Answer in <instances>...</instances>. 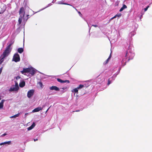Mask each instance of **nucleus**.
I'll return each mask as SVG.
<instances>
[{
    "label": "nucleus",
    "mask_w": 152,
    "mask_h": 152,
    "mask_svg": "<svg viewBox=\"0 0 152 152\" xmlns=\"http://www.w3.org/2000/svg\"><path fill=\"white\" fill-rule=\"evenodd\" d=\"M13 42H11L6 48V49L1 55L0 57V65L4 62L6 58L10 54L12 48L11 46Z\"/></svg>",
    "instance_id": "nucleus-1"
},
{
    "label": "nucleus",
    "mask_w": 152,
    "mask_h": 152,
    "mask_svg": "<svg viewBox=\"0 0 152 152\" xmlns=\"http://www.w3.org/2000/svg\"><path fill=\"white\" fill-rule=\"evenodd\" d=\"M25 13V10L24 8L23 7L21 8L19 11L20 17L18 20L19 25H20L21 23L23 20V21L25 22H26L27 20L28 19V18L25 20V19L24 17Z\"/></svg>",
    "instance_id": "nucleus-2"
},
{
    "label": "nucleus",
    "mask_w": 152,
    "mask_h": 152,
    "mask_svg": "<svg viewBox=\"0 0 152 152\" xmlns=\"http://www.w3.org/2000/svg\"><path fill=\"white\" fill-rule=\"evenodd\" d=\"M134 56V54L131 50L128 49L126 53L125 56L126 58H129V60L132 59Z\"/></svg>",
    "instance_id": "nucleus-3"
},
{
    "label": "nucleus",
    "mask_w": 152,
    "mask_h": 152,
    "mask_svg": "<svg viewBox=\"0 0 152 152\" xmlns=\"http://www.w3.org/2000/svg\"><path fill=\"white\" fill-rule=\"evenodd\" d=\"M20 60L19 55L18 53H15L13 56L12 61L16 62L19 61Z\"/></svg>",
    "instance_id": "nucleus-4"
},
{
    "label": "nucleus",
    "mask_w": 152,
    "mask_h": 152,
    "mask_svg": "<svg viewBox=\"0 0 152 152\" xmlns=\"http://www.w3.org/2000/svg\"><path fill=\"white\" fill-rule=\"evenodd\" d=\"M118 74V73H117V74H115L113 76L110 78H109L108 80V83H107V85H109L112 82V81L114 80H115V78L116 77L117 75Z\"/></svg>",
    "instance_id": "nucleus-5"
},
{
    "label": "nucleus",
    "mask_w": 152,
    "mask_h": 152,
    "mask_svg": "<svg viewBox=\"0 0 152 152\" xmlns=\"http://www.w3.org/2000/svg\"><path fill=\"white\" fill-rule=\"evenodd\" d=\"M83 86H84L83 85L80 84L77 87L72 90L71 91L73 92L78 94V90L82 88Z\"/></svg>",
    "instance_id": "nucleus-6"
},
{
    "label": "nucleus",
    "mask_w": 152,
    "mask_h": 152,
    "mask_svg": "<svg viewBox=\"0 0 152 152\" xmlns=\"http://www.w3.org/2000/svg\"><path fill=\"white\" fill-rule=\"evenodd\" d=\"M34 91L33 89H31L27 93V96L29 98H30L33 96L34 93Z\"/></svg>",
    "instance_id": "nucleus-7"
},
{
    "label": "nucleus",
    "mask_w": 152,
    "mask_h": 152,
    "mask_svg": "<svg viewBox=\"0 0 152 152\" xmlns=\"http://www.w3.org/2000/svg\"><path fill=\"white\" fill-rule=\"evenodd\" d=\"M36 71V70L33 68H29V73L31 75H33L35 73Z\"/></svg>",
    "instance_id": "nucleus-8"
},
{
    "label": "nucleus",
    "mask_w": 152,
    "mask_h": 152,
    "mask_svg": "<svg viewBox=\"0 0 152 152\" xmlns=\"http://www.w3.org/2000/svg\"><path fill=\"white\" fill-rule=\"evenodd\" d=\"M29 68H24L23 70L20 72L22 74L24 75H26V73L29 72Z\"/></svg>",
    "instance_id": "nucleus-9"
},
{
    "label": "nucleus",
    "mask_w": 152,
    "mask_h": 152,
    "mask_svg": "<svg viewBox=\"0 0 152 152\" xmlns=\"http://www.w3.org/2000/svg\"><path fill=\"white\" fill-rule=\"evenodd\" d=\"M19 89L17 88L16 87L13 86H12L10 88L9 91H17Z\"/></svg>",
    "instance_id": "nucleus-10"
},
{
    "label": "nucleus",
    "mask_w": 152,
    "mask_h": 152,
    "mask_svg": "<svg viewBox=\"0 0 152 152\" xmlns=\"http://www.w3.org/2000/svg\"><path fill=\"white\" fill-rule=\"evenodd\" d=\"M50 89L51 90H55L56 91H59V88L56 86H53L50 87Z\"/></svg>",
    "instance_id": "nucleus-11"
},
{
    "label": "nucleus",
    "mask_w": 152,
    "mask_h": 152,
    "mask_svg": "<svg viewBox=\"0 0 152 152\" xmlns=\"http://www.w3.org/2000/svg\"><path fill=\"white\" fill-rule=\"evenodd\" d=\"M57 80L59 82H60L61 83H69V81L68 80H63L60 78H57Z\"/></svg>",
    "instance_id": "nucleus-12"
},
{
    "label": "nucleus",
    "mask_w": 152,
    "mask_h": 152,
    "mask_svg": "<svg viewBox=\"0 0 152 152\" xmlns=\"http://www.w3.org/2000/svg\"><path fill=\"white\" fill-rule=\"evenodd\" d=\"M42 108L41 107H37L35 108L34 110H33L32 111V112L34 113V112H38L40 110H42Z\"/></svg>",
    "instance_id": "nucleus-13"
},
{
    "label": "nucleus",
    "mask_w": 152,
    "mask_h": 152,
    "mask_svg": "<svg viewBox=\"0 0 152 152\" xmlns=\"http://www.w3.org/2000/svg\"><path fill=\"white\" fill-rule=\"evenodd\" d=\"M5 100L4 99L2 100L0 102V109H2L4 106V103Z\"/></svg>",
    "instance_id": "nucleus-14"
},
{
    "label": "nucleus",
    "mask_w": 152,
    "mask_h": 152,
    "mask_svg": "<svg viewBox=\"0 0 152 152\" xmlns=\"http://www.w3.org/2000/svg\"><path fill=\"white\" fill-rule=\"evenodd\" d=\"M25 85V82L24 81H21L19 83V86L20 87H23Z\"/></svg>",
    "instance_id": "nucleus-15"
},
{
    "label": "nucleus",
    "mask_w": 152,
    "mask_h": 152,
    "mask_svg": "<svg viewBox=\"0 0 152 152\" xmlns=\"http://www.w3.org/2000/svg\"><path fill=\"white\" fill-rule=\"evenodd\" d=\"M11 142V141L5 142H4L1 143L0 144V145H5V144H7L9 145V144H10Z\"/></svg>",
    "instance_id": "nucleus-16"
},
{
    "label": "nucleus",
    "mask_w": 152,
    "mask_h": 152,
    "mask_svg": "<svg viewBox=\"0 0 152 152\" xmlns=\"http://www.w3.org/2000/svg\"><path fill=\"white\" fill-rule=\"evenodd\" d=\"M18 51L19 53H21L23 51V49L22 48H19L18 50Z\"/></svg>",
    "instance_id": "nucleus-17"
},
{
    "label": "nucleus",
    "mask_w": 152,
    "mask_h": 152,
    "mask_svg": "<svg viewBox=\"0 0 152 152\" xmlns=\"http://www.w3.org/2000/svg\"><path fill=\"white\" fill-rule=\"evenodd\" d=\"M20 115V113H18L14 115H13V116L10 117V118H15L17 117H18Z\"/></svg>",
    "instance_id": "nucleus-18"
},
{
    "label": "nucleus",
    "mask_w": 152,
    "mask_h": 152,
    "mask_svg": "<svg viewBox=\"0 0 152 152\" xmlns=\"http://www.w3.org/2000/svg\"><path fill=\"white\" fill-rule=\"evenodd\" d=\"M127 8V6L126 5L124 4L123 7L120 9L119 10L120 12L122 11L124 9H126Z\"/></svg>",
    "instance_id": "nucleus-19"
},
{
    "label": "nucleus",
    "mask_w": 152,
    "mask_h": 152,
    "mask_svg": "<svg viewBox=\"0 0 152 152\" xmlns=\"http://www.w3.org/2000/svg\"><path fill=\"white\" fill-rule=\"evenodd\" d=\"M6 10V6L5 5H3V10H1L0 12V14L3 13Z\"/></svg>",
    "instance_id": "nucleus-20"
},
{
    "label": "nucleus",
    "mask_w": 152,
    "mask_h": 152,
    "mask_svg": "<svg viewBox=\"0 0 152 152\" xmlns=\"http://www.w3.org/2000/svg\"><path fill=\"white\" fill-rule=\"evenodd\" d=\"M135 34V32L134 31H133L131 32L129 34V36L131 37L133 36Z\"/></svg>",
    "instance_id": "nucleus-21"
},
{
    "label": "nucleus",
    "mask_w": 152,
    "mask_h": 152,
    "mask_svg": "<svg viewBox=\"0 0 152 152\" xmlns=\"http://www.w3.org/2000/svg\"><path fill=\"white\" fill-rule=\"evenodd\" d=\"M58 4H66L67 5H69L70 6H72L71 5H70L69 4H67L66 3H63L62 2V1H58L57 2Z\"/></svg>",
    "instance_id": "nucleus-22"
},
{
    "label": "nucleus",
    "mask_w": 152,
    "mask_h": 152,
    "mask_svg": "<svg viewBox=\"0 0 152 152\" xmlns=\"http://www.w3.org/2000/svg\"><path fill=\"white\" fill-rule=\"evenodd\" d=\"M111 57V55H110L108 58L107 59L106 61L104 63L105 64H106L108 63L109 60H110Z\"/></svg>",
    "instance_id": "nucleus-23"
},
{
    "label": "nucleus",
    "mask_w": 152,
    "mask_h": 152,
    "mask_svg": "<svg viewBox=\"0 0 152 152\" xmlns=\"http://www.w3.org/2000/svg\"><path fill=\"white\" fill-rule=\"evenodd\" d=\"M125 61L124 60V59H123L121 61L122 65L123 66H124L126 64H125L126 61Z\"/></svg>",
    "instance_id": "nucleus-24"
},
{
    "label": "nucleus",
    "mask_w": 152,
    "mask_h": 152,
    "mask_svg": "<svg viewBox=\"0 0 152 152\" xmlns=\"http://www.w3.org/2000/svg\"><path fill=\"white\" fill-rule=\"evenodd\" d=\"M52 5V4L51 3H50V4H49L48 5V6H47V7H45L44 8H43V9H41V10H40L39 11H41V10H44V9H45L46 8H47V7H49V6H51Z\"/></svg>",
    "instance_id": "nucleus-25"
},
{
    "label": "nucleus",
    "mask_w": 152,
    "mask_h": 152,
    "mask_svg": "<svg viewBox=\"0 0 152 152\" xmlns=\"http://www.w3.org/2000/svg\"><path fill=\"white\" fill-rule=\"evenodd\" d=\"M14 86L16 87L17 88L19 89V87L18 86V84L16 82H15V86Z\"/></svg>",
    "instance_id": "nucleus-26"
},
{
    "label": "nucleus",
    "mask_w": 152,
    "mask_h": 152,
    "mask_svg": "<svg viewBox=\"0 0 152 152\" xmlns=\"http://www.w3.org/2000/svg\"><path fill=\"white\" fill-rule=\"evenodd\" d=\"M35 126V124L34 122L32 124L31 126L32 128V129Z\"/></svg>",
    "instance_id": "nucleus-27"
},
{
    "label": "nucleus",
    "mask_w": 152,
    "mask_h": 152,
    "mask_svg": "<svg viewBox=\"0 0 152 152\" xmlns=\"http://www.w3.org/2000/svg\"><path fill=\"white\" fill-rule=\"evenodd\" d=\"M121 13H118L117 14H116L115 15V16H116V17H119L121 16Z\"/></svg>",
    "instance_id": "nucleus-28"
},
{
    "label": "nucleus",
    "mask_w": 152,
    "mask_h": 152,
    "mask_svg": "<svg viewBox=\"0 0 152 152\" xmlns=\"http://www.w3.org/2000/svg\"><path fill=\"white\" fill-rule=\"evenodd\" d=\"M149 6H148L146 8H145L144 9V11H145V12L147 10H148V8L149 7Z\"/></svg>",
    "instance_id": "nucleus-29"
},
{
    "label": "nucleus",
    "mask_w": 152,
    "mask_h": 152,
    "mask_svg": "<svg viewBox=\"0 0 152 152\" xmlns=\"http://www.w3.org/2000/svg\"><path fill=\"white\" fill-rule=\"evenodd\" d=\"M39 84L40 86L42 88V86H43V85H42V83L41 82H39Z\"/></svg>",
    "instance_id": "nucleus-30"
},
{
    "label": "nucleus",
    "mask_w": 152,
    "mask_h": 152,
    "mask_svg": "<svg viewBox=\"0 0 152 152\" xmlns=\"http://www.w3.org/2000/svg\"><path fill=\"white\" fill-rule=\"evenodd\" d=\"M27 129L28 130H30L32 129V128L30 126V127L28 128Z\"/></svg>",
    "instance_id": "nucleus-31"
},
{
    "label": "nucleus",
    "mask_w": 152,
    "mask_h": 152,
    "mask_svg": "<svg viewBox=\"0 0 152 152\" xmlns=\"http://www.w3.org/2000/svg\"><path fill=\"white\" fill-rule=\"evenodd\" d=\"M7 134L6 133H4V134H3L1 135V137H3V136H4L6 135H7Z\"/></svg>",
    "instance_id": "nucleus-32"
},
{
    "label": "nucleus",
    "mask_w": 152,
    "mask_h": 152,
    "mask_svg": "<svg viewBox=\"0 0 152 152\" xmlns=\"http://www.w3.org/2000/svg\"><path fill=\"white\" fill-rule=\"evenodd\" d=\"M78 14H79L80 16L81 17L82 15V14H81V12H80V11H78Z\"/></svg>",
    "instance_id": "nucleus-33"
},
{
    "label": "nucleus",
    "mask_w": 152,
    "mask_h": 152,
    "mask_svg": "<svg viewBox=\"0 0 152 152\" xmlns=\"http://www.w3.org/2000/svg\"><path fill=\"white\" fill-rule=\"evenodd\" d=\"M92 26H94L95 27H96L98 26L97 25H92Z\"/></svg>",
    "instance_id": "nucleus-34"
},
{
    "label": "nucleus",
    "mask_w": 152,
    "mask_h": 152,
    "mask_svg": "<svg viewBox=\"0 0 152 152\" xmlns=\"http://www.w3.org/2000/svg\"><path fill=\"white\" fill-rule=\"evenodd\" d=\"M116 18V17L115 15L111 19H110V20H113V19H114V18Z\"/></svg>",
    "instance_id": "nucleus-35"
},
{
    "label": "nucleus",
    "mask_w": 152,
    "mask_h": 152,
    "mask_svg": "<svg viewBox=\"0 0 152 152\" xmlns=\"http://www.w3.org/2000/svg\"><path fill=\"white\" fill-rule=\"evenodd\" d=\"M28 113H26L25 114V117H26L27 116V115H28Z\"/></svg>",
    "instance_id": "nucleus-36"
},
{
    "label": "nucleus",
    "mask_w": 152,
    "mask_h": 152,
    "mask_svg": "<svg viewBox=\"0 0 152 152\" xmlns=\"http://www.w3.org/2000/svg\"><path fill=\"white\" fill-rule=\"evenodd\" d=\"M38 140V139H34V141L35 142Z\"/></svg>",
    "instance_id": "nucleus-37"
},
{
    "label": "nucleus",
    "mask_w": 152,
    "mask_h": 152,
    "mask_svg": "<svg viewBox=\"0 0 152 152\" xmlns=\"http://www.w3.org/2000/svg\"><path fill=\"white\" fill-rule=\"evenodd\" d=\"M2 70V68H1L0 69V73H1V72Z\"/></svg>",
    "instance_id": "nucleus-38"
},
{
    "label": "nucleus",
    "mask_w": 152,
    "mask_h": 152,
    "mask_svg": "<svg viewBox=\"0 0 152 152\" xmlns=\"http://www.w3.org/2000/svg\"><path fill=\"white\" fill-rule=\"evenodd\" d=\"M49 108H48V110H47V111H46V112L48 111V110H49Z\"/></svg>",
    "instance_id": "nucleus-39"
},
{
    "label": "nucleus",
    "mask_w": 152,
    "mask_h": 152,
    "mask_svg": "<svg viewBox=\"0 0 152 152\" xmlns=\"http://www.w3.org/2000/svg\"><path fill=\"white\" fill-rule=\"evenodd\" d=\"M88 24V27H89V24H88V23L87 22Z\"/></svg>",
    "instance_id": "nucleus-40"
},
{
    "label": "nucleus",
    "mask_w": 152,
    "mask_h": 152,
    "mask_svg": "<svg viewBox=\"0 0 152 152\" xmlns=\"http://www.w3.org/2000/svg\"><path fill=\"white\" fill-rule=\"evenodd\" d=\"M120 69H121V68H120V69H119V72H118V73H119V71H120Z\"/></svg>",
    "instance_id": "nucleus-41"
},
{
    "label": "nucleus",
    "mask_w": 152,
    "mask_h": 152,
    "mask_svg": "<svg viewBox=\"0 0 152 152\" xmlns=\"http://www.w3.org/2000/svg\"><path fill=\"white\" fill-rule=\"evenodd\" d=\"M75 10L77 11V10L76 9V8H75Z\"/></svg>",
    "instance_id": "nucleus-42"
},
{
    "label": "nucleus",
    "mask_w": 152,
    "mask_h": 152,
    "mask_svg": "<svg viewBox=\"0 0 152 152\" xmlns=\"http://www.w3.org/2000/svg\"><path fill=\"white\" fill-rule=\"evenodd\" d=\"M29 16V15H27V17H28V16Z\"/></svg>",
    "instance_id": "nucleus-43"
},
{
    "label": "nucleus",
    "mask_w": 152,
    "mask_h": 152,
    "mask_svg": "<svg viewBox=\"0 0 152 152\" xmlns=\"http://www.w3.org/2000/svg\"><path fill=\"white\" fill-rule=\"evenodd\" d=\"M1 97L0 96V100H1Z\"/></svg>",
    "instance_id": "nucleus-44"
},
{
    "label": "nucleus",
    "mask_w": 152,
    "mask_h": 152,
    "mask_svg": "<svg viewBox=\"0 0 152 152\" xmlns=\"http://www.w3.org/2000/svg\"><path fill=\"white\" fill-rule=\"evenodd\" d=\"M142 15L141 16V17H142Z\"/></svg>",
    "instance_id": "nucleus-45"
},
{
    "label": "nucleus",
    "mask_w": 152,
    "mask_h": 152,
    "mask_svg": "<svg viewBox=\"0 0 152 152\" xmlns=\"http://www.w3.org/2000/svg\"><path fill=\"white\" fill-rule=\"evenodd\" d=\"M91 28H89V30H90Z\"/></svg>",
    "instance_id": "nucleus-46"
}]
</instances>
